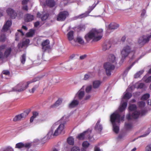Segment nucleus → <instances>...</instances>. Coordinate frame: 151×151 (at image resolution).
I'll use <instances>...</instances> for the list:
<instances>
[{
    "label": "nucleus",
    "instance_id": "obj_22",
    "mask_svg": "<svg viewBox=\"0 0 151 151\" xmlns=\"http://www.w3.org/2000/svg\"><path fill=\"white\" fill-rule=\"evenodd\" d=\"M62 102V99H59L54 104L50 106V108H57L61 104Z\"/></svg>",
    "mask_w": 151,
    "mask_h": 151
},
{
    "label": "nucleus",
    "instance_id": "obj_18",
    "mask_svg": "<svg viewBox=\"0 0 151 151\" xmlns=\"http://www.w3.org/2000/svg\"><path fill=\"white\" fill-rule=\"evenodd\" d=\"M101 83V81L99 80H96L93 81L92 83L93 88L95 89L99 88Z\"/></svg>",
    "mask_w": 151,
    "mask_h": 151
},
{
    "label": "nucleus",
    "instance_id": "obj_33",
    "mask_svg": "<svg viewBox=\"0 0 151 151\" xmlns=\"http://www.w3.org/2000/svg\"><path fill=\"white\" fill-rule=\"evenodd\" d=\"M90 145V143L87 141H84L82 144L83 148H87Z\"/></svg>",
    "mask_w": 151,
    "mask_h": 151
},
{
    "label": "nucleus",
    "instance_id": "obj_64",
    "mask_svg": "<svg viewBox=\"0 0 151 151\" xmlns=\"http://www.w3.org/2000/svg\"><path fill=\"white\" fill-rule=\"evenodd\" d=\"M22 28L24 29V30H27V27L25 26H23L22 27Z\"/></svg>",
    "mask_w": 151,
    "mask_h": 151
},
{
    "label": "nucleus",
    "instance_id": "obj_48",
    "mask_svg": "<svg viewBox=\"0 0 151 151\" xmlns=\"http://www.w3.org/2000/svg\"><path fill=\"white\" fill-rule=\"evenodd\" d=\"M38 87V86L37 85L34 86L31 90H29V92L31 93H33Z\"/></svg>",
    "mask_w": 151,
    "mask_h": 151
},
{
    "label": "nucleus",
    "instance_id": "obj_42",
    "mask_svg": "<svg viewBox=\"0 0 151 151\" xmlns=\"http://www.w3.org/2000/svg\"><path fill=\"white\" fill-rule=\"evenodd\" d=\"M144 86V84L143 83H136L135 84V87L137 88H143Z\"/></svg>",
    "mask_w": 151,
    "mask_h": 151
},
{
    "label": "nucleus",
    "instance_id": "obj_56",
    "mask_svg": "<svg viewBox=\"0 0 151 151\" xmlns=\"http://www.w3.org/2000/svg\"><path fill=\"white\" fill-rule=\"evenodd\" d=\"M28 1V0H23L22 1V4L23 5L26 4Z\"/></svg>",
    "mask_w": 151,
    "mask_h": 151
},
{
    "label": "nucleus",
    "instance_id": "obj_54",
    "mask_svg": "<svg viewBox=\"0 0 151 151\" xmlns=\"http://www.w3.org/2000/svg\"><path fill=\"white\" fill-rule=\"evenodd\" d=\"M2 73L3 74L6 75H9L10 72L8 70H4L3 71Z\"/></svg>",
    "mask_w": 151,
    "mask_h": 151
},
{
    "label": "nucleus",
    "instance_id": "obj_34",
    "mask_svg": "<svg viewBox=\"0 0 151 151\" xmlns=\"http://www.w3.org/2000/svg\"><path fill=\"white\" fill-rule=\"evenodd\" d=\"M67 141L69 145H73L74 144V139L72 137H69L67 139Z\"/></svg>",
    "mask_w": 151,
    "mask_h": 151
},
{
    "label": "nucleus",
    "instance_id": "obj_27",
    "mask_svg": "<svg viewBox=\"0 0 151 151\" xmlns=\"http://www.w3.org/2000/svg\"><path fill=\"white\" fill-rule=\"evenodd\" d=\"M42 49L43 52H45L47 50V40L44 41L42 43Z\"/></svg>",
    "mask_w": 151,
    "mask_h": 151
},
{
    "label": "nucleus",
    "instance_id": "obj_61",
    "mask_svg": "<svg viewBox=\"0 0 151 151\" xmlns=\"http://www.w3.org/2000/svg\"><path fill=\"white\" fill-rule=\"evenodd\" d=\"M86 57V55H83L80 56V58L81 60H83Z\"/></svg>",
    "mask_w": 151,
    "mask_h": 151
},
{
    "label": "nucleus",
    "instance_id": "obj_47",
    "mask_svg": "<svg viewBox=\"0 0 151 151\" xmlns=\"http://www.w3.org/2000/svg\"><path fill=\"white\" fill-rule=\"evenodd\" d=\"M92 89V86L91 85L88 86L86 89V92L89 93L91 90Z\"/></svg>",
    "mask_w": 151,
    "mask_h": 151
},
{
    "label": "nucleus",
    "instance_id": "obj_44",
    "mask_svg": "<svg viewBox=\"0 0 151 151\" xmlns=\"http://www.w3.org/2000/svg\"><path fill=\"white\" fill-rule=\"evenodd\" d=\"M141 57H140L137 60H136L134 62L133 64L130 66H129V67H128L127 69H126L125 71H127V72L129 70H130L131 68L134 65V64L136 63L137 62V61L141 58Z\"/></svg>",
    "mask_w": 151,
    "mask_h": 151
},
{
    "label": "nucleus",
    "instance_id": "obj_52",
    "mask_svg": "<svg viewBox=\"0 0 151 151\" xmlns=\"http://www.w3.org/2000/svg\"><path fill=\"white\" fill-rule=\"evenodd\" d=\"M145 151H151V144L147 146L145 148Z\"/></svg>",
    "mask_w": 151,
    "mask_h": 151
},
{
    "label": "nucleus",
    "instance_id": "obj_15",
    "mask_svg": "<svg viewBox=\"0 0 151 151\" xmlns=\"http://www.w3.org/2000/svg\"><path fill=\"white\" fill-rule=\"evenodd\" d=\"M6 12L12 19H15L17 16V14L16 12L11 8H8L6 10Z\"/></svg>",
    "mask_w": 151,
    "mask_h": 151
},
{
    "label": "nucleus",
    "instance_id": "obj_55",
    "mask_svg": "<svg viewBox=\"0 0 151 151\" xmlns=\"http://www.w3.org/2000/svg\"><path fill=\"white\" fill-rule=\"evenodd\" d=\"M6 39V37L4 35H2L1 36L0 40L1 41H4Z\"/></svg>",
    "mask_w": 151,
    "mask_h": 151
},
{
    "label": "nucleus",
    "instance_id": "obj_46",
    "mask_svg": "<svg viewBox=\"0 0 151 151\" xmlns=\"http://www.w3.org/2000/svg\"><path fill=\"white\" fill-rule=\"evenodd\" d=\"M42 20L44 21L46 20L47 19V15L46 13L44 14L43 13V14L41 17Z\"/></svg>",
    "mask_w": 151,
    "mask_h": 151
},
{
    "label": "nucleus",
    "instance_id": "obj_53",
    "mask_svg": "<svg viewBox=\"0 0 151 151\" xmlns=\"http://www.w3.org/2000/svg\"><path fill=\"white\" fill-rule=\"evenodd\" d=\"M50 42L48 40V52H50L52 48V46H50L49 45Z\"/></svg>",
    "mask_w": 151,
    "mask_h": 151
},
{
    "label": "nucleus",
    "instance_id": "obj_63",
    "mask_svg": "<svg viewBox=\"0 0 151 151\" xmlns=\"http://www.w3.org/2000/svg\"><path fill=\"white\" fill-rule=\"evenodd\" d=\"M47 139V137L46 136L44 137L42 139V141L43 142H44L45 141H46Z\"/></svg>",
    "mask_w": 151,
    "mask_h": 151
},
{
    "label": "nucleus",
    "instance_id": "obj_24",
    "mask_svg": "<svg viewBox=\"0 0 151 151\" xmlns=\"http://www.w3.org/2000/svg\"><path fill=\"white\" fill-rule=\"evenodd\" d=\"M75 42H78L79 44L83 45L84 42L82 37L80 36H78L74 40Z\"/></svg>",
    "mask_w": 151,
    "mask_h": 151
},
{
    "label": "nucleus",
    "instance_id": "obj_19",
    "mask_svg": "<svg viewBox=\"0 0 151 151\" xmlns=\"http://www.w3.org/2000/svg\"><path fill=\"white\" fill-rule=\"evenodd\" d=\"M56 5V3L54 0H48V6L51 8L52 11L54 10V7Z\"/></svg>",
    "mask_w": 151,
    "mask_h": 151
},
{
    "label": "nucleus",
    "instance_id": "obj_35",
    "mask_svg": "<svg viewBox=\"0 0 151 151\" xmlns=\"http://www.w3.org/2000/svg\"><path fill=\"white\" fill-rule=\"evenodd\" d=\"M35 32V30L30 29V31L26 34V36L28 37H32L34 34Z\"/></svg>",
    "mask_w": 151,
    "mask_h": 151
},
{
    "label": "nucleus",
    "instance_id": "obj_45",
    "mask_svg": "<svg viewBox=\"0 0 151 151\" xmlns=\"http://www.w3.org/2000/svg\"><path fill=\"white\" fill-rule=\"evenodd\" d=\"M78 29L80 30H84L86 28V26L84 24H81L78 27Z\"/></svg>",
    "mask_w": 151,
    "mask_h": 151
},
{
    "label": "nucleus",
    "instance_id": "obj_1",
    "mask_svg": "<svg viewBox=\"0 0 151 151\" xmlns=\"http://www.w3.org/2000/svg\"><path fill=\"white\" fill-rule=\"evenodd\" d=\"M130 89L131 90V87H129L124 93L119 110L114 112L110 116V121L113 125V130L116 134L118 133L119 130V127L116 124L121 121H124V116H121L120 112L125 110L127 105V100L132 96V94L127 92Z\"/></svg>",
    "mask_w": 151,
    "mask_h": 151
},
{
    "label": "nucleus",
    "instance_id": "obj_43",
    "mask_svg": "<svg viewBox=\"0 0 151 151\" xmlns=\"http://www.w3.org/2000/svg\"><path fill=\"white\" fill-rule=\"evenodd\" d=\"M29 43V40L28 39H26L25 41H23L22 44V47L23 46L27 45Z\"/></svg>",
    "mask_w": 151,
    "mask_h": 151
},
{
    "label": "nucleus",
    "instance_id": "obj_8",
    "mask_svg": "<svg viewBox=\"0 0 151 151\" xmlns=\"http://www.w3.org/2000/svg\"><path fill=\"white\" fill-rule=\"evenodd\" d=\"M132 52V51L130 46L127 45L124 46L121 52L122 60H124Z\"/></svg>",
    "mask_w": 151,
    "mask_h": 151
},
{
    "label": "nucleus",
    "instance_id": "obj_5",
    "mask_svg": "<svg viewBox=\"0 0 151 151\" xmlns=\"http://www.w3.org/2000/svg\"><path fill=\"white\" fill-rule=\"evenodd\" d=\"M35 81H31L27 82H21L17 84L13 88V91L21 92L25 90L28 86L29 85Z\"/></svg>",
    "mask_w": 151,
    "mask_h": 151
},
{
    "label": "nucleus",
    "instance_id": "obj_60",
    "mask_svg": "<svg viewBox=\"0 0 151 151\" xmlns=\"http://www.w3.org/2000/svg\"><path fill=\"white\" fill-rule=\"evenodd\" d=\"M23 9L26 11L28 10V7L27 5L24 6H23Z\"/></svg>",
    "mask_w": 151,
    "mask_h": 151
},
{
    "label": "nucleus",
    "instance_id": "obj_21",
    "mask_svg": "<svg viewBox=\"0 0 151 151\" xmlns=\"http://www.w3.org/2000/svg\"><path fill=\"white\" fill-rule=\"evenodd\" d=\"M34 16L33 15L27 14L25 16V20L26 22H29L34 19Z\"/></svg>",
    "mask_w": 151,
    "mask_h": 151
},
{
    "label": "nucleus",
    "instance_id": "obj_12",
    "mask_svg": "<svg viewBox=\"0 0 151 151\" xmlns=\"http://www.w3.org/2000/svg\"><path fill=\"white\" fill-rule=\"evenodd\" d=\"M84 89V86H83L76 94L75 98L80 100L82 99L85 96Z\"/></svg>",
    "mask_w": 151,
    "mask_h": 151
},
{
    "label": "nucleus",
    "instance_id": "obj_26",
    "mask_svg": "<svg viewBox=\"0 0 151 151\" xmlns=\"http://www.w3.org/2000/svg\"><path fill=\"white\" fill-rule=\"evenodd\" d=\"M89 15L88 13L87 12H85V13L73 17L74 19L76 20L78 19H81Z\"/></svg>",
    "mask_w": 151,
    "mask_h": 151
},
{
    "label": "nucleus",
    "instance_id": "obj_17",
    "mask_svg": "<svg viewBox=\"0 0 151 151\" xmlns=\"http://www.w3.org/2000/svg\"><path fill=\"white\" fill-rule=\"evenodd\" d=\"M79 104V101L74 97L73 100L68 104V107L70 108H73Z\"/></svg>",
    "mask_w": 151,
    "mask_h": 151
},
{
    "label": "nucleus",
    "instance_id": "obj_4",
    "mask_svg": "<svg viewBox=\"0 0 151 151\" xmlns=\"http://www.w3.org/2000/svg\"><path fill=\"white\" fill-rule=\"evenodd\" d=\"M129 108V113L127 116V118L128 121L132 119H137L140 115H144L145 113V111L144 110L140 112L137 110L136 106L134 104L130 105Z\"/></svg>",
    "mask_w": 151,
    "mask_h": 151
},
{
    "label": "nucleus",
    "instance_id": "obj_6",
    "mask_svg": "<svg viewBox=\"0 0 151 151\" xmlns=\"http://www.w3.org/2000/svg\"><path fill=\"white\" fill-rule=\"evenodd\" d=\"M91 133V131L90 129L84 132L79 134L77 137V138L79 140H83L85 139H89L91 141L93 142L94 139L91 137L90 136Z\"/></svg>",
    "mask_w": 151,
    "mask_h": 151
},
{
    "label": "nucleus",
    "instance_id": "obj_2",
    "mask_svg": "<svg viewBox=\"0 0 151 151\" xmlns=\"http://www.w3.org/2000/svg\"><path fill=\"white\" fill-rule=\"evenodd\" d=\"M102 33L101 29H93L85 35L84 38L87 42H89L91 39L97 41L101 38Z\"/></svg>",
    "mask_w": 151,
    "mask_h": 151
},
{
    "label": "nucleus",
    "instance_id": "obj_58",
    "mask_svg": "<svg viewBox=\"0 0 151 151\" xmlns=\"http://www.w3.org/2000/svg\"><path fill=\"white\" fill-rule=\"evenodd\" d=\"M100 150L97 146H95L94 148V151H100Z\"/></svg>",
    "mask_w": 151,
    "mask_h": 151
},
{
    "label": "nucleus",
    "instance_id": "obj_16",
    "mask_svg": "<svg viewBox=\"0 0 151 151\" xmlns=\"http://www.w3.org/2000/svg\"><path fill=\"white\" fill-rule=\"evenodd\" d=\"M100 119H99L95 127V129L98 132H101L103 129L102 125L100 124Z\"/></svg>",
    "mask_w": 151,
    "mask_h": 151
},
{
    "label": "nucleus",
    "instance_id": "obj_40",
    "mask_svg": "<svg viewBox=\"0 0 151 151\" xmlns=\"http://www.w3.org/2000/svg\"><path fill=\"white\" fill-rule=\"evenodd\" d=\"M143 80L146 83H149L151 81V76L147 78L146 76H145L143 78Z\"/></svg>",
    "mask_w": 151,
    "mask_h": 151
},
{
    "label": "nucleus",
    "instance_id": "obj_7",
    "mask_svg": "<svg viewBox=\"0 0 151 151\" xmlns=\"http://www.w3.org/2000/svg\"><path fill=\"white\" fill-rule=\"evenodd\" d=\"M103 66L105 70L106 75L108 76H110L111 73L115 68L114 65L110 62H108L105 63Z\"/></svg>",
    "mask_w": 151,
    "mask_h": 151
},
{
    "label": "nucleus",
    "instance_id": "obj_36",
    "mask_svg": "<svg viewBox=\"0 0 151 151\" xmlns=\"http://www.w3.org/2000/svg\"><path fill=\"white\" fill-rule=\"evenodd\" d=\"M97 4H95V3H94L93 4L92 6H90L88 9V10L87 11V12L88 13H90L91 11L94 9V8L96 6Z\"/></svg>",
    "mask_w": 151,
    "mask_h": 151
},
{
    "label": "nucleus",
    "instance_id": "obj_28",
    "mask_svg": "<svg viewBox=\"0 0 151 151\" xmlns=\"http://www.w3.org/2000/svg\"><path fill=\"white\" fill-rule=\"evenodd\" d=\"M109 62H111L112 63H116L117 59L116 58L115 56L113 54H111L109 56Z\"/></svg>",
    "mask_w": 151,
    "mask_h": 151
},
{
    "label": "nucleus",
    "instance_id": "obj_10",
    "mask_svg": "<svg viewBox=\"0 0 151 151\" xmlns=\"http://www.w3.org/2000/svg\"><path fill=\"white\" fill-rule=\"evenodd\" d=\"M68 12L66 11L60 12L57 16V20L58 21H63L68 16Z\"/></svg>",
    "mask_w": 151,
    "mask_h": 151
},
{
    "label": "nucleus",
    "instance_id": "obj_39",
    "mask_svg": "<svg viewBox=\"0 0 151 151\" xmlns=\"http://www.w3.org/2000/svg\"><path fill=\"white\" fill-rule=\"evenodd\" d=\"M150 96L149 94L147 93L141 97V100H146L148 99Z\"/></svg>",
    "mask_w": 151,
    "mask_h": 151
},
{
    "label": "nucleus",
    "instance_id": "obj_20",
    "mask_svg": "<svg viewBox=\"0 0 151 151\" xmlns=\"http://www.w3.org/2000/svg\"><path fill=\"white\" fill-rule=\"evenodd\" d=\"M111 47V43L109 42H106L103 44L102 50L104 51L109 50Z\"/></svg>",
    "mask_w": 151,
    "mask_h": 151
},
{
    "label": "nucleus",
    "instance_id": "obj_51",
    "mask_svg": "<svg viewBox=\"0 0 151 151\" xmlns=\"http://www.w3.org/2000/svg\"><path fill=\"white\" fill-rule=\"evenodd\" d=\"M146 11L145 9H143L142 11L141 14V17L144 18L146 16Z\"/></svg>",
    "mask_w": 151,
    "mask_h": 151
},
{
    "label": "nucleus",
    "instance_id": "obj_32",
    "mask_svg": "<svg viewBox=\"0 0 151 151\" xmlns=\"http://www.w3.org/2000/svg\"><path fill=\"white\" fill-rule=\"evenodd\" d=\"M11 51V49L10 48H7L6 49L4 52V56L5 57H7L10 55Z\"/></svg>",
    "mask_w": 151,
    "mask_h": 151
},
{
    "label": "nucleus",
    "instance_id": "obj_50",
    "mask_svg": "<svg viewBox=\"0 0 151 151\" xmlns=\"http://www.w3.org/2000/svg\"><path fill=\"white\" fill-rule=\"evenodd\" d=\"M139 105L141 107H144L145 105V103L143 101H141L138 103Z\"/></svg>",
    "mask_w": 151,
    "mask_h": 151
},
{
    "label": "nucleus",
    "instance_id": "obj_37",
    "mask_svg": "<svg viewBox=\"0 0 151 151\" xmlns=\"http://www.w3.org/2000/svg\"><path fill=\"white\" fill-rule=\"evenodd\" d=\"M6 47V46L5 45H2L0 46V58H1L3 55L2 51L5 49Z\"/></svg>",
    "mask_w": 151,
    "mask_h": 151
},
{
    "label": "nucleus",
    "instance_id": "obj_11",
    "mask_svg": "<svg viewBox=\"0 0 151 151\" xmlns=\"http://www.w3.org/2000/svg\"><path fill=\"white\" fill-rule=\"evenodd\" d=\"M29 113V112L27 111L20 114L17 115L14 118L13 121L14 122L20 121L28 115Z\"/></svg>",
    "mask_w": 151,
    "mask_h": 151
},
{
    "label": "nucleus",
    "instance_id": "obj_57",
    "mask_svg": "<svg viewBox=\"0 0 151 151\" xmlns=\"http://www.w3.org/2000/svg\"><path fill=\"white\" fill-rule=\"evenodd\" d=\"M90 97H91V96L90 95H87L85 96V97L84 98V99L85 100H88L90 98Z\"/></svg>",
    "mask_w": 151,
    "mask_h": 151
},
{
    "label": "nucleus",
    "instance_id": "obj_9",
    "mask_svg": "<svg viewBox=\"0 0 151 151\" xmlns=\"http://www.w3.org/2000/svg\"><path fill=\"white\" fill-rule=\"evenodd\" d=\"M151 37V35L148 36L144 35L140 37L138 39L137 44L139 46H142L149 42Z\"/></svg>",
    "mask_w": 151,
    "mask_h": 151
},
{
    "label": "nucleus",
    "instance_id": "obj_62",
    "mask_svg": "<svg viewBox=\"0 0 151 151\" xmlns=\"http://www.w3.org/2000/svg\"><path fill=\"white\" fill-rule=\"evenodd\" d=\"M42 14H41L40 13L38 12L37 14V16L38 17H41H41H42Z\"/></svg>",
    "mask_w": 151,
    "mask_h": 151
},
{
    "label": "nucleus",
    "instance_id": "obj_3",
    "mask_svg": "<svg viewBox=\"0 0 151 151\" xmlns=\"http://www.w3.org/2000/svg\"><path fill=\"white\" fill-rule=\"evenodd\" d=\"M68 120V117L64 116H63L61 119L56 123L58 122H61V124H60L57 127L56 130L53 133V129L55 128V125L57 124L56 123L53 125L52 127L51 130L50 131L48 135H50V136L52 135L53 136H57L59 134L61 133L62 132H63L64 127V124Z\"/></svg>",
    "mask_w": 151,
    "mask_h": 151
},
{
    "label": "nucleus",
    "instance_id": "obj_59",
    "mask_svg": "<svg viewBox=\"0 0 151 151\" xmlns=\"http://www.w3.org/2000/svg\"><path fill=\"white\" fill-rule=\"evenodd\" d=\"M39 24H40L39 22H35L34 23V26L35 27H37L38 26H39Z\"/></svg>",
    "mask_w": 151,
    "mask_h": 151
},
{
    "label": "nucleus",
    "instance_id": "obj_25",
    "mask_svg": "<svg viewBox=\"0 0 151 151\" xmlns=\"http://www.w3.org/2000/svg\"><path fill=\"white\" fill-rule=\"evenodd\" d=\"M12 24V23L11 20L7 21L5 24L4 25L2 30L4 31H7L9 27Z\"/></svg>",
    "mask_w": 151,
    "mask_h": 151
},
{
    "label": "nucleus",
    "instance_id": "obj_13",
    "mask_svg": "<svg viewBox=\"0 0 151 151\" xmlns=\"http://www.w3.org/2000/svg\"><path fill=\"white\" fill-rule=\"evenodd\" d=\"M119 25L117 23H111L108 27H106V32L109 33L111 32L110 29L114 30L117 29L119 27Z\"/></svg>",
    "mask_w": 151,
    "mask_h": 151
},
{
    "label": "nucleus",
    "instance_id": "obj_49",
    "mask_svg": "<svg viewBox=\"0 0 151 151\" xmlns=\"http://www.w3.org/2000/svg\"><path fill=\"white\" fill-rule=\"evenodd\" d=\"M71 151H80V149L78 147L75 146L71 149Z\"/></svg>",
    "mask_w": 151,
    "mask_h": 151
},
{
    "label": "nucleus",
    "instance_id": "obj_30",
    "mask_svg": "<svg viewBox=\"0 0 151 151\" xmlns=\"http://www.w3.org/2000/svg\"><path fill=\"white\" fill-rule=\"evenodd\" d=\"M38 114H39L37 112H33V116L31 117L30 119V122H33L34 119L38 116Z\"/></svg>",
    "mask_w": 151,
    "mask_h": 151
},
{
    "label": "nucleus",
    "instance_id": "obj_31",
    "mask_svg": "<svg viewBox=\"0 0 151 151\" xmlns=\"http://www.w3.org/2000/svg\"><path fill=\"white\" fill-rule=\"evenodd\" d=\"M93 76L92 74L91 73H88L84 75L83 79L85 80H88L90 78H92Z\"/></svg>",
    "mask_w": 151,
    "mask_h": 151
},
{
    "label": "nucleus",
    "instance_id": "obj_38",
    "mask_svg": "<svg viewBox=\"0 0 151 151\" xmlns=\"http://www.w3.org/2000/svg\"><path fill=\"white\" fill-rule=\"evenodd\" d=\"M143 70H140L137 73L134 75V77L135 78H137L139 77L143 73Z\"/></svg>",
    "mask_w": 151,
    "mask_h": 151
},
{
    "label": "nucleus",
    "instance_id": "obj_29",
    "mask_svg": "<svg viewBox=\"0 0 151 151\" xmlns=\"http://www.w3.org/2000/svg\"><path fill=\"white\" fill-rule=\"evenodd\" d=\"M133 125L131 122H128L125 123V127L127 130H129L131 129Z\"/></svg>",
    "mask_w": 151,
    "mask_h": 151
},
{
    "label": "nucleus",
    "instance_id": "obj_41",
    "mask_svg": "<svg viewBox=\"0 0 151 151\" xmlns=\"http://www.w3.org/2000/svg\"><path fill=\"white\" fill-rule=\"evenodd\" d=\"M26 56L25 54H23L21 57V63L24 64V63L26 60Z\"/></svg>",
    "mask_w": 151,
    "mask_h": 151
},
{
    "label": "nucleus",
    "instance_id": "obj_14",
    "mask_svg": "<svg viewBox=\"0 0 151 151\" xmlns=\"http://www.w3.org/2000/svg\"><path fill=\"white\" fill-rule=\"evenodd\" d=\"M31 145V143H24L22 142H19L16 145L15 147L18 149H21L24 147L29 148Z\"/></svg>",
    "mask_w": 151,
    "mask_h": 151
},
{
    "label": "nucleus",
    "instance_id": "obj_23",
    "mask_svg": "<svg viewBox=\"0 0 151 151\" xmlns=\"http://www.w3.org/2000/svg\"><path fill=\"white\" fill-rule=\"evenodd\" d=\"M74 32L73 31H70L67 35L68 39L70 42L74 39Z\"/></svg>",
    "mask_w": 151,
    "mask_h": 151
}]
</instances>
